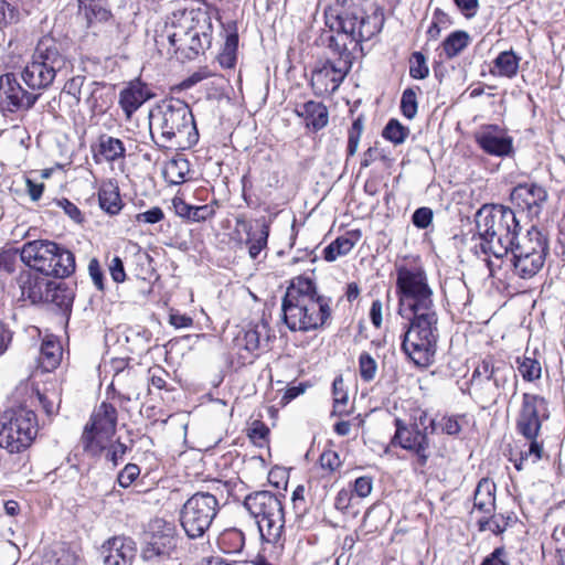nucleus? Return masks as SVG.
I'll use <instances>...</instances> for the list:
<instances>
[{"label":"nucleus","mask_w":565,"mask_h":565,"mask_svg":"<svg viewBox=\"0 0 565 565\" xmlns=\"http://www.w3.org/2000/svg\"><path fill=\"white\" fill-rule=\"evenodd\" d=\"M395 267L398 313L407 320L401 348L416 366L428 367L435 361L439 339L434 291L420 262L405 259Z\"/></svg>","instance_id":"f257e3e1"},{"label":"nucleus","mask_w":565,"mask_h":565,"mask_svg":"<svg viewBox=\"0 0 565 565\" xmlns=\"http://www.w3.org/2000/svg\"><path fill=\"white\" fill-rule=\"evenodd\" d=\"M330 31L321 35L332 56L311 74V87L317 96L334 93L352 68L354 53L361 43L377 34L383 26V14H367L363 8L351 3L335 6L326 13Z\"/></svg>","instance_id":"f03ea898"},{"label":"nucleus","mask_w":565,"mask_h":565,"mask_svg":"<svg viewBox=\"0 0 565 565\" xmlns=\"http://www.w3.org/2000/svg\"><path fill=\"white\" fill-rule=\"evenodd\" d=\"M70 66L61 43L49 36L42 38L20 74L26 88L14 73L0 75V109L3 113L30 110L42 90L49 88L60 74L66 73Z\"/></svg>","instance_id":"7ed1b4c3"},{"label":"nucleus","mask_w":565,"mask_h":565,"mask_svg":"<svg viewBox=\"0 0 565 565\" xmlns=\"http://www.w3.org/2000/svg\"><path fill=\"white\" fill-rule=\"evenodd\" d=\"M282 321L292 332L323 329L331 319V298L319 295L306 276L291 279L281 301Z\"/></svg>","instance_id":"20e7f679"},{"label":"nucleus","mask_w":565,"mask_h":565,"mask_svg":"<svg viewBox=\"0 0 565 565\" xmlns=\"http://www.w3.org/2000/svg\"><path fill=\"white\" fill-rule=\"evenodd\" d=\"M164 32L177 60H195L212 44L213 24L210 11L205 7L174 11Z\"/></svg>","instance_id":"39448f33"},{"label":"nucleus","mask_w":565,"mask_h":565,"mask_svg":"<svg viewBox=\"0 0 565 565\" xmlns=\"http://www.w3.org/2000/svg\"><path fill=\"white\" fill-rule=\"evenodd\" d=\"M152 141L159 148L189 149L199 141L190 106L178 98L161 100L149 113Z\"/></svg>","instance_id":"423d86ee"},{"label":"nucleus","mask_w":565,"mask_h":565,"mask_svg":"<svg viewBox=\"0 0 565 565\" xmlns=\"http://www.w3.org/2000/svg\"><path fill=\"white\" fill-rule=\"evenodd\" d=\"M476 226L481 250L497 258L508 254L507 248L513 245L521 230L515 213L503 205L482 206L476 214Z\"/></svg>","instance_id":"0eeeda50"},{"label":"nucleus","mask_w":565,"mask_h":565,"mask_svg":"<svg viewBox=\"0 0 565 565\" xmlns=\"http://www.w3.org/2000/svg\"><path fill=\"white\" fill-rule=\"evenodd\" d=\"M22 263L41 275L55 278L70 277L76 268L75 256L66 247L49 239H34L23 244Z\"/></svg>","instance_id":"6e6552de"},{"label":"nucleus","mask_w":565,"mask_h":565,"mask_svg":"<svg viewBox=\"0 0 565 565\" xmlns=\"http://www.w3.org/2000/svg\"><path fill=\"white\" fill-rule=\"evenodd\" d=\"M244 507L256 520L262 540L269 544L278 543L285 526L280 498L270 491H256L245 497Z\"/></svg>","instance_id":"1a4fd4ad"},{"label":"nucleus","mask_w":565,"mask_h":565,"mask_svg":"<svg viewBox=\"0 0 565 565\" xmlns=\"http://www.w3.org/2000/svg\"><path fill=\"white\" fill-rule=\"evenodd\" d=\"M513 374L512 366L493 359L482 360L473 370L470 395L481 404H494Z\"/></svg>","instance_id":"9d476101"},{"label":"nucleus","mask_w":565,"mask_h":565,"mask_svg":"<svg viewBox=\"0 0 565 565\" xmlns=\"http://www.w3.org/2000/svg\"><path fill=\"white\" fill-rule=\"evenodd\" d=\"M38 434V419L25 406L7 411L1 418L0 447L10 454L26 449Z\"/></svg>","instance_id":"9b49d317"},{"label":"nucleus","mask_w":565,"mask_h":565,"mask_svg":"<svg viewBox=\"0 0 565 565\" xmlns=\"http://www.w3.org/2000/svg\"><path fill=\"white\" fill-rule=\"evenodd\" d=\"M550 418L547 401L537 394L524 393L515 418V430L529 441L527 454L543 456V443L539 441L543 423Z\"/></svg>","instance_id":"f8f14e48"},{"label":"nucleus","mask_w":565,"mask_h":565,"mask_svg":"<svg viewBox=\"0 0 565 565\" xmlns=\"http://www.w3.org/2000/svg\"><path fill=\"white\" fill-rule=\"evenodd\" d=\"M220 504L210 492H196L183 504L180 512L181 525L190 539L201 537L212 525Z\"/></svg>","instance_id":"ddd939ff"},{"label":"nucleus","mask_w":565,"mask_h":565,"mask_svg":"<svg viewBox=\"0 0 565 565\" xmlns=\"http://www.w3.org/2000/svg\"><path fill=\"white\" fill-rule=\"evenodd\" d=\"M427 414L423 412L418 423L406 424L401 418H395V434L391 439V445L401 447L411 452L415 459V468H424L430 457V441L428 438L429 426L425 425Z\"/></svg>","instance_id":"4468645a"},{"label":"nucleus","mask_w":565,"mask_h":565,"mask_svg":"<svg viewBox=\"0 0 565 565\" xmlns=\"http://www.w3.org/2000/svg\"><path fill=\"white\" fill-rule=\"evenodd\" d=\"M117 427V409L110 403L103 402L93 412L86 424L81 443L89 456H99L106 448V443L115 435Z\"/></svg>","instance_id":"2eb2a0df"},{"label":"nucleus","mask_w":565,"mask_h":565,"mask_svg":"<svg viewBox=\"0 0 565 565\" xmlns=\"http://www.w3.org/2000/svg\"><path fill=\"white\" fill-rule=\"evenodd\" d=\"M547 198L546 189L534 182L519 183L510 193L512 204L531 217L540 215Z\"/></svg>","instance_id":"dca6fc26"},{"label":"nucleus","mask_w":565,"mask_h":565,"mask_svg":"<svg viewBox=\"0 0 565 565\" xmlns=\"http://www.w3.org/2000/svg\"><path fill=\"white\" fill-rule=\"evenodd\" d=\"M507 249L508 254L518 253L531 255L530 258H532L531 260L533 266L534 264L536 265L535 262L546 260L550 247L548 239L543 232L537 227L532 226L523 236L520 237L519 234H516L513 245L509 246Z\"/></svg>","instance_id":"f3484780"},{"label":"nucleus","mask_w":565,"mask_h":565,"mask_svg":"<svg viewBox=\"0 0 565 565\" xmlns=\"http://www.w3.org/2000/svg\"><path fill=\"white\" fill-rule=\"evenodd\" d=\"M15 285L20 290V300L29 301L31 305H43L45 289L49 280L45 276L34 269H22L15 277Z\"/></svg>","instance_id":"a211bd4d"},{"label":"nucleus","mask_w":565,"mask_h":565,"mask_svg":"<svg viewBox=\"0 0 565 565\" xmlns=\"http://www.w3.org/2000/svg\"><path fill=\"white\" fill-rule=\"evenodd\" d=\"M100 553L105 565H132L137 546L131 537L114 536L102 545Z\"/></svg>","instance_id":"6ab92c4d"},{"label":"nucleus","mask_w":565,"mask_h":565,"mask_svg":"<svg viewBox=\"0 0 565 565\" xmlns=\"http://www.w3.org/2000/svg\"><path fill=\"white\" fill-rule=\"evenodd\" d=\"M178 536L171 524H164L162 530L153 532L142 550V557L146 561H154L168 557L175 550Z\"/></svg>","instance_id":"aec40b11"},{"label":"nucleus","mask_w":565,"mask_h":565,"mask_svg":"<svg viewBox=\"0 0 565 565\" xmlns=\"http://www.w3.org/2000/svg\"><path fill=\"white\" fill-rule=\"evenodd\" d=\"M236 225L242 226L246 232V244L248 245L249 257L256 259L260 252L267 247L270 222L265 216L255 220V226L258 231H254L253 224L243 217L236 218Z\"/></svg>","instance_id":"412c9836"},{"label":"nucleus","mask_w":565,"mask_h":565,"mask_svg":"<svg viewBox=\"0 0 565 565\" xmlns=\"http://www.w3.org/2000/svg\"><path fill=\"white\" fill-rule=\"evenodd\" d=\"M479 147L491 156L503 157L512 152V138L505 136L497 126H489L476 135Z\"/></svg>","instance_id":"4be33fe9"},{"label":"nucleus","mask_w":565,"mask_h":565,"mask_svg":"<svg viewBox=\"0 0 565 565\" xmlns=\"http://www.w3.org/2000/svg\"><path fill=\"white\" fill-rule=\"evenodd\" d=\"M153 97L147 84L139 79L132 81L119 95V105L129 119L147 100Z\"/></svg>","instance_id":"5701e85b"},{"label":"nucleus","mask_w":565,"mask_h":565,"mask_svg":"<svg viewBox=\"0 0 565 565\" xmlns=\"http://www.w3.org/2000/svg\"><path fill=\"white\" fill-rule=\"evenodd\" d=\"M76 1L78 3V14L85 20L87 28H94L95 25L105 23L113 18L107 0Z\"/></svg>","instance_id":"b1692460"},{"label":"nucleus","mask_w":565,"mask_h":565,"mask_svg":"<svg viewBox=\"0 0 565 565\" xmlns=\"http://www.w3.org/2000/svg\"><path fill=\"white\" fill-rule=\"evenodd\" d=\"M295 113L298 117L303 118L307 128L313 131L324 128L329 121L328 109L320 102L309 100L297 105Z\"/></svg>","instance_id":"393cba45"},{"label":"nucleus","mask_w":565,"mask_h":565,"mask_svg":"<svg viewBox=\"0 0 565 565\" xmlns=\"http://www.w3.org/2000/svg\"><path fill=\"white\" fill-rule=\"evenodd\" d=\"M531 255L509 253L500 257L508 268H512L513 274L522 279L533 278L544 266L545 262H535L532 266Z\"/></svg>","instance_id":"a878e982"},{"label":"nucleus","mask_w":565,"mask_h":565,"mask_svg":"<svg viewBox=\"0 0 565 565\" xmlns=\"http://www.w3.org/2000/svg\"><path fill=\"white\" fill-rule=\"evenodd\" d=\"M473 509L486 515H491L495 510V483L488 478H482L475 490Z\"/></svg>","instance_id":"bb28decb"},{"label":"nucleus","mask_w":565,"mask_h":565,"mask_svg":"<svg viewBox=\"0 0 565 565\" xmlns=\"http://www.w3.org/2000/svg\"><path fill=\"white\" fill-rule=\"evenodd\" d=\"M49 285L44 294L47 300H43V305H54L63 311L70 310L74 301L73 289L62 281L49 280Z\"/></svg>","instance_id":"cd10ccee"},{"label":"nucleus","mask_w":565,"mask_h":565,"mask_svg":"<svg viewBox=\"0 0 565 565\" xmlns=\"http://www.w3.org/2000/svg\"><path fill=\"white\" fill-rule=\"evenodd\" d=\"M262 340H269L268 324L266 322H262L253 328L243 330L235 338L236 347L243 348L250 353L260 348Z\"/></svg>","instance_id":"c85d7f7f"},{"label":"nucleus","mask_w":565,"mask_h":565,"mask_svg":"<svg viewBox=\"0 0 565 565\" xmlns=\"http://www.w3.org/2000/svg\"><path fill=\"white\" fill-rule=\"evenodd\" d=\"M93 150L95 151V156H102L107 162H114L126 156L124 142L118 138L105 134L99 136L96 148H93Z\"/></svg>","instance_id":"c756f323"},{"label":"nucleus","mask_w":565,"mask_h":565,"mask_svg":"<svg viewBox=\"0 0 565 565\" xmlns=\"http://www.w3.org/2000/svg\"><path fill=\"white\" fill-rule=\"evenodd\" d=\"M108 94L106 93V85L99 82H92L88 85V96L85 98V104L93 115L103 114L108 108L109 104Z\"/></svg>","instance_id":"7c9ffc66"},{"label":"nucleus","mask_w":565,"mask_h":565,"mask_svg":"<svg viewBox=\"0 0 565 565\" xmlns=\"http://www.w3.org/2000/svg\"><path fill=\"white\" fill-rule=\"evenodd\" d=\"M359 236L354 232H349L344 236L335 238L323 249L324 259L334 262L338 257L349 254L356 244Z\"/></svg>","instance_id":"2f4dec72"},{"label":"nucleus","mask_w":565,"mask_h":565,"mask_svg":"<svg viewBox=\"0 0 565 565\" xmlns=\"http://www.w3.org/2000/svg\"><path fill=\"white\" fill-rule=\"evenodd\" d=\"M99 206L110 215L118 214L122 207L119 190L113 183L103 184L98 191Z\"/></svg>","instance_id":"473e14b6"},{"label":"nucleus","mask_w":565,"mask_h":565,"mask_svg":"<svg viewBox=\"0 0 565 565\" xmlns=\"http://www.w3.org/2000/svg\"><path fill=\"white\" fill-rule=\"evenodd\" d=\"M62 348L54 339L43 340L40 349V363L46 371L55 369L60 364Z\"/></svg>","instance_id":"72a5a7b5"},{"label":"nucleus","mask_w":565,"mask_h":565,"mask_svg":"<svg viewBox=\"0 0 565 565\" xmlns=\"http://www.w3.org/2000/svg\"><path fill=\"white\" fill-rule=\"evenodd\" d=\"M218 545L224 551V553H239L245 545V535L238 529H227L220 535Z\"/></svg>","instance_id":"f704fd0d"},{"label":"nucleus","mask_w":565,"mask_h":565,"mask_svg":"<svg viewBox=\"0 0 565 565\" xmlns=\"http://www.w3.org/2000/svg\"><path fill=\"white\" fill-rule=\"evenodd\" d=\"M520 57L511 50L501 52L493 61L500 76L512 78L518 74Z\"/></svg>","instance_id":"c9c22d12"},{"label":"nucleus","mask_w":565,"mask_h":565,"mask_svg":"<svg viewBox=\"0 0 565 565\" xmlns=\"http://www.w3.org/2000/svg\"><path fill=\"white\" fill-rule=\"evenodd\" d=\"M470 42V35L466 31H455L450 33L443 42V49L447 58H454L459 55Z\"/></svg>","instance_id":"e433bc0d"},{"label":"nucleus","mask_w":565,"mask_h":565,"mask_svg":"<svg viewBox=\"0 0 565 565\" xmlns=\"http://www.w3.org/2000/svg\"><path fill=\"white\" fill-rule=\"evenodd\" d=\"M189 161L186 159H172L164 168V178L172 184H181L186 180L189 173Z\"/></svg>","instance_id":"4c0bfd02"},{"label":"nucleus","mask_w":565,"mask_h":565,"mask_svg":"<svg viewBox=\"0 0 565 565\" xmlns=\"http://www.w3.org/2000/svg\"><path fill=\"white\" fill-rule=\"evenodd\" d=\"M460 416L451 415V416H441L438 420L430 419L429 420V433L435 434L437 431H441L443 434H447L450 436H456L461 431V425L459 423Z\"/></svg>","instance_id":"58836bf2"},{"label":"nucleus","mask_w":565,"mask_h":565,"mask_svg":"<svg viewBox=\"0 0 565 565\" xmlns=\"http://www.w3.org/2000/svg\"><path fill=\"white\" fill-rule=\"evenodd\" d=\"M238 45V35L231 33L226 36L223 51L218 54L217 60L222 67L232 68L236 63V51Z\"/></svg>","instance_id":"ea45409f"},{"label":"nucleus","mask_w":565,"mask_h":565,"mask_svg":"<svg viewBox=\"0 0 565 565\" xmlns=\"http://www.w3.org/2000/svg\"><path fill=\"white\" fill-rule=\"evenodd\" d=\"M518 370L524 381L533 382L539 380L542 374V367L536 359L522 356L518 358Z\"/></svg>","instance_id":"a19ab883"},{"label":"nucleus","mask_w":565,"mask_h":565,"mask_svg":"<svg viewBox=\"0 0 565 565\" xmlns=\"http://www.w3.org/2000/svg\"><path fill=\"white\" fill-rule=\"evenodd\" d=\"M409 135V129L397 119H390L383 129L382 136L394 145L403 143Z\"/></svg>","instance_id":"79ce46f5"},{"label":"nucleus","mask_w":565,"mask_h":565,"mask_svg":"<svg viewBox=\"0 0 565 565\" xmlns=\"http://www.w3.org/2000/svg\"><path fill=\"white\" fill-rule=\"evenodd\" d=\"M46 562L49 565H76L77 555L70 546L61 544L52 551Z\"/></svg>","instance_id":"37998d69"},{"label":"nucleus","mask_w":565,"mask_h":565,"mask_svg":"<svg viewBox=\"0 0 565 565\" xmlns=\"http://www.w3.org/2000/svg\"><path fill=\"white\" fill-rule=\"evenodd\" d=\"M359 372L364 382H371L375 379L377 372V363L375 359L367 352H362L359 356Z\"/></svg>","instance_id":"c03bdc74"},{"label":"nucleus","mask_w":565,"mask_h":565,"mask_svg":"<svg viewBox=\"0 0 565 565\" xmlns=\"http://www.w3.org/2000/svg\"><path fill=\"white\" fill-rule=\"evenodd\" d=\"M363 119L362 117H358L353 122L348 132V147L347 154L348 157H353L358 150L359 142L363 131Z\"/></svg>","instance_id":"a18cd8bd"},{"label":"nucleus","mask_w":565,"mask_h":565,"mask_svg":"<svg viewBox=\"0 0 565 565\" xmlns=\"http://www.w3.org/2000/svg\"><path fill=\"white\" fill-rule=\"evenodd\" d=\"M409 75L415 79H424L429 74L426 57L422 52H414L411 57Z\"/></svg>","instance_id":"49530a36"},{"label":"nucleus","mask_w":565,"mask_h":565,"mask_svg":"<svg viewBox=\"0 0 565 565\" xmlns=\"http://www.w3.org/2000/svg\"><path fill=\"white\" fill-rule=\"evenodd\" d=\"M417 96L413 88H406L401 98V110L407 119H413L417 114Z\"/></svg>","instance_id":"de8ad7c7"},{"label":"nucleus","mask_w":565,"mask_h":565,"mask_svg":"<svg viewBox=\"0 0 565 565\" xmlns=\"http://www.w3.org/2000/svg\"><path fill=\"white\" fill-rule=\"evenodd\" d=\"M106 445H108V443H106ZM127 449V446L119 440L106 446L104 449L106 450V460L111 462L114 467L118 466L124 460Z\"/></svg>","instance_id":"09e8293b"},{"label":"nucleus","mask_w":565,"mask_h":565,"mask_svg":"<svg viewBox=\"0 0 565 565\" xmlns=\"http://www.w3.org/2000/svg\"><path fill=\"white\" fill-rule=\"evenodd\" d=\"M269 435V428L260 420H255L248 431V437L257 446H264Z\"/></svg>","instance_id":"8fccbe9b"},{"label":"nucleus","mask_w":565,"mask_h":565,"mask_svg":"<svg viewBox=\"0 0 565 565\" xmlns=\"http://www.w3.org/2000/svg\"><path fill=\"white\" fill-rule=\"evenodd\" d=\"M140 475V468L136 463H127L117 476V482L121 488H128Z\"/></svg>","instance_id":"3c124183"},{"label":"nucleus","mask_w":565,"mask_h":565,"mask_svg":"<svg viewBox=\"0 0 565 565\" xmlns=\"http://www.w3.org/2000/svg\"><path fill=\"white\" fill-rule=\"evenodd\" d=\"M84 83V76H74L64 84L62 94L72 96L75 99V103L78 104L81 102V92Z\"/></svg>","instance_id":"603ef678"},{"label":"nucleus","mask_w":565,"mask_h":565,"mask_svg":"<svg viewBox=\"0 0 565 565\" xmlns=\"http://www.w3.org/2000/svg\"><path fill=\"white\" fill-rule=\"evenodd\" d=\"M19 11L6 0H0V26L18 22Z\"/></svg>","instance_id":"864d4df0"},{"label":"nucleus","mask_w":565,"mask_h":565,"mask_svg":"<svg viewBox=\"0 0 565 565\" xmlns=\"http://www.w3.org/2000/svg\"><path fill=\"white\" fill-rule=\"evenodd\" d=\"M164 218V213L161 207L153 206L148 211L138 213L135 216V220L137 223H143V224H157L161 222Z\"/></svg>","instance_id":"5fc2aeb1"},{"label":"nucleus","mask_w":565,"mask_h":565,"mask_svg":"<svg viewBox=\"0 0 565 565\" xmlns=\"http://www.w3.org/2000/svg\"><path fill=\"white\" fill-rule=\"evenodd\" d=\"M342 386H343L342 377H335L334 381H333V384H332L333 395H334V405H333V407H334V412H339V413L343 412L342 407L348 402V395L342 390Z\"/></svg>","instance_id":"6e6d98bb"},{"label":"nucleus","mask_w":565,"mask_h":565,"mask_svg":"<svg viewBox=\"0 0 565 565\" xmlns=\"http://www.w3.org/2000/svg\"><path fill=\"white\" fill-rule=\"evenodd\" d=\"M319 462L322 469L330 472L335 471L341 466V460L338 452L333 450H324L319 458Z\"/></svg>","instance_id":"4d7b16f0"},{"label":"nucleus","mask_w":565,"mask_h":565,"mask_svg":"<svg viewBox=\"0 0 565 565\" xmlns=\"http://www.w3.org/2000/svg\"><path fill=\"white\" fill-rule=\"evenodd\" d=\"M480 565H510L509 553L504 547H497Z\"/></svg>","instance_id":"13d9d810"},{"label":"nucleus","mask_w":565,"mask_h":565,"mask_svg":"<svg viewBox=\"0 0 565 565\" xmlns=\"http://www.w3.org/2000/svg\"><path fill=\"white\" fill-rule=\"evenodd\" d=\"M412 221L416 227L427 228L433 221V211L429 207H419L414 212Z\"/></svg>","instance_id":"bf43d9fd"},{"label":"nucleus","mask_w":565,"mask_h":565,"mask_svg":"<svg viewBox=\"0 0 565 565\" xmlns=\"http://www.w3.org/2000/svg\"><path fill=\"white\" fill-rule=\"evenodd\" d=\"M88 274L96 286V288L100 291L104 290V273L102 270L100 264L97 258H92L88 263Z\"/></svg>","instance_id":"052dcab7"},{"label":"nucleus","mask_w":565,"mask_h":565,"mask_svg":"<svg viewBox=\"0 0 565 565\" xmlns=\"http://www.w3.org/2000/svg\"><path fill=\"white\" fill-rule=\"evenodd\" d=\"M373 489V480L369 476H362L355 479L353 483V492L359 498H366Z\"/></svg>","instance_id":"680f3d73"},{"label":"nucleus","mask_w":565,"mask_h":565,"mask_svg":"<svg viewBox=\"0 0 565 565\" xmlns=\"http://www.w3.org/2000/svg\"><path fill=\"white\" fill-rule=\"evenodd\" d=\"M17 256L10 249H0V271L12 274L15 270Z\"/></svg>","instance_id":"e2e57ef3"},{"label":"nucleus","mask_w":565,"mask_h":565,"mask_svg":"<svg viewBox=\"0 0 565 565\" xmlns=\"http://www.w3.org/2000/svg\"><path fill=\"white\" fill-rule=\"evenodd\" d=\"M56 204L63 209L65 214H67L74 222L82 223L83 215L81 210L70 200L61 199L56 201Z\"/></svg>","instance_id":"0e129e2a"},{"label":"nucleus","mask_w":565,"mask_h":565,"mask_svg":"<svg viewBox=\"0 0 565 565\" xmlns=\"http://www.w3.org/2000/svg\"><path fill=\"white\" fill-rule=\"evenodd\" d=\"M110 276L114 281L122 282L126 279L124 263L120 257L115 256L109 264Z\"/></svg>","instance_id":"69168bd1"},{"label":"nucleus","mask_w":565,"mask_h":565,"mask_svg":"<svg viewBox=\"0 0 565 565\" xmlns=\"http://www.w3.org/2000/svg\"><path fill=\"white\" fill-rule=\"evenodd\" d=\"M214 213H215V211L211 205H207V204L200 205V206L193 205L190 221L203 222V221H206V220L213 217Z\"/></svg>","instance_id":"338daca9"},{"label":"nucleus","mask_w":565,"mask_h":565,"mask_svg":"<svg viewBox=\"0 0 565 565\" xmlns=\"http://www.w3.org/2000/svg\"><path fill=\"white\" fill-rule=\"evenodd\" d=\"M554 539L557 542L556 554L559 565H565V526L553 533Z\"/></svg>","instance_id":"774afa93"}]
</instances>
